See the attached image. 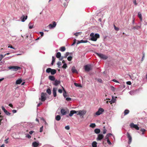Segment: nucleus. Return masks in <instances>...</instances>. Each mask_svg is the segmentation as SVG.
<instances>
[{"mask_svg":"<svg viewBox=\"0 0 147 147\" xmlns=\"http://www.w3.org/2000/svg\"><path fill=\"white\" fill-rule=\"evenodd\" d=\"M96 54L100 58L105 60L108 58V57L103 54L96 53Z\"/></svg>","mask_w":147,"mask_h":147,"instance_id":"obj_3","label":"nucleus"},{"mask_svg":"<svg viewBox=\"0 0 147 147\" xmlns=\"http://www.w3.org/2000/svg\"><path fill=\"white\" fill-rule=\"evenodd\" d=\"M140 131L142 132H143L142 134H144V132H145L146 131V130L144 129H140Z\"/></svg>","mask_w":147,"mask_h":147,"instance_id":"obj_47","label":"nucleus"},{"mask_svg":"<svg viewBox=\"0 0 147 147\" xmlns=\"http://www.w3.org/2000/svg\"><path fill=\"white\" fill-rule=\"evenodd\" d=\"M107 142L109 144V145L111 144V143L110 142V140H109V139H107Z\"/></svg>","mask_w":147,"mask_h":147,"instance_id":"obj_50","label":"nucleus"},{"mask_svg":"<svg viewBox=\"0 0 147 147\" xmlns=\"http://www.w3.org/2000/svg\"><path fill=\"white\" fill-rule=\"evenodd\" d=\"M27 16H25L24 15H23L21 18V21L22 22H24L27 19Z\"/></svg>","mask_w":147,"mask_h":147,"instance_id":"obj_12","label":"nucleus"},{"mask_svg":"<svg viewBox=\"0 0 147 147\" xmlns=\"http://www.w3.org/2000/svg\"><path fill=\"white\" fill-rule=\"evenodd\" d=\"M39 33L40 34L41 36H43L44 33L43 32H40Z\"/></svg>","mask_w":147,"mask_h":147,"instance_id":"obj_59","label":"nucleus"},{"mask_svg":"<svg viewBox=\"0 0 147 147\" xmlns=\"http://www.w3.org/2000/svg\"><path fill=\"white\" fill-rule=\"evenodd\" d=\"M127 137L128 138L129 140L128 141V143L129 144H130L132 141V138L131 136L130 135V134L128 132H127Z\"/></svg>","mask_w":147,"mask_h":147,"instance_id":"obj_9","label":"nucleus"},{"mask_svg":"<svg viewBox=\"0 0 147 147\" xmlns=\"http://www.w3.org/2000/svg\"><path fill=\"white\" fill-rule=\"evenodd\" d=\"M43 126H42L40 128V132H42L43 131Z\"/></svg>","mask_w":147,"mask_h":147,"instance_id":"obj_46","label":"nucleus"},{"mask_svg":"<svg viewBox=\"0 0 147 147\" xmlns=\"http://www.w3.org/2000/svg\"><path fill=\"white\" fill-rule=\"evenodd\" d=\"M85 70L86 71H89L92 69V67L91 65H86L84 66Z\"/></svg>","mask_w":147,"mask_h":147,"instance_id":"obj_6","label":"nucleus"},{"mask_svg":"<svg viewBox=\"0 0 147 147\" xmlns=\"http://www.w3.org/2000/svg\"><path fill=\"white\" fill-rule=\"evenodd\" d=\"M34 132V131H31L29 132V133L31 135Z\"/></svg>","mask_w":147,"mask_h":147,"instance_id":"obj_62","label":"nucleus"},{"mask_svg":"<svg viewBox=\"0 0 147 147\" xmlns=\"http://www.w3.org/2000/svg\"><path fill=\"white\" fill-rule=\"evenodd\" d=\"M49 79L51 81H54L55 80V78L53 76H50L49 77Z\"/></svg>","mask_w":147,"mask_h":147,"instance_id":"obj_17","label":"nucleus"},{"mask_svg":"<svg viewBox=\"0 0 147 147\" xmlns=\"http://www.w3.org/2000/svg\"><path fill=\"white\" fill-rule=\"evenodd\" d=\"M80 34V32H76L75 33H74V35H75L76 36H77L79 35V34Z\"/></svg>","mask_w":147,"mask_h":147,"instance_id":"obj_43","label":"nucleus"},{"mask_svg":"<svg viewBox=\"0 0 147 147\" xmlns=\"http://www.w3.org/2000/svg\"><path fill=\"white\" fill-rule=\"evenodd\" d=\"M76 39H75L74 40V42L73 44L71 45L72 46L74 45L76 43Z\"/></svg>","mask_w":147,"mask_h":147,"instance_id":"obj_49","label":"nucleus"},{"mask_svg":"<svg viewBox=\"0 0 147 147\" xmlns=\"http://www.w3.org/2000/svg\"><path fill=\"white\" fill-rule=\"evenodd\" d=\"M103 133L104 134H105L106 133L107 130L106 129H103Z\"/></svg>","mask_w":147,"mask_h":147,"instance_id":"obj_48","label":"nucleus"},{"mask_svg":"<svg viewBox=\"0 0 147 147\" xmlns=\"http://www.w3.org/2000/svg\"><path fill=\"white\" fill-rule=\"evenodd\" d=\"M88 42L87 40H80L81 43H86Z\"/></svg>","mask_w":147,"mask_h":147,"instance_id":"obj_45","label":"nucleus"},{"mask_svg":"<svg viewBox=\"0 0 147 147\" xmlns=\"http://www.w3.org/2000/svg\"><path fill=\"white\" fill-rule=\"evenodd\" d=\"M130 126L131 128H134L137 130L139 129V128L138 126L134 124L133 123H131Z\"/></svg>","mask_w":147,"mask_h":147,"instance_id":"obj_8","label":"nucleus"},{"mask_svg":"<svg viewBox=\"0 0 147 147\" xmlns=\"http://www.w3.org/2000/svg\"><path fill=\"white\" fill-rule=\"evenodd\" d=\"M52 62L51 63V64L52 65H53L54 63V62L55 61V58L54 56H53L52 57Z\"/></svg>","mask_w":147,"mask_h":147,"instance_id":"obj_34","label":"nucleus"},{"mask_svg":"<svg viewBox=\"0 0 147 147\" xmlns=\"http://www.w3.org/2000/svg\"><path fill=\"white\" fill-rule=\"evenodd\" d=\"M138 16L139 18L140 21H142V16L140 12L138 13Z\"/></svg>","mask_w":147,"mask_h":147,"instance_id":"obj_29","label":"nucleus"},{"mask_svg":"<svg viewBox=\"0 0 147 147\" xmlns=\"http://www.w3.org/2000/svg\"><path fill=\"white\" fill-rule=\"evenodd\" d=\"M9 139V138H7V139H6L5 140V143L8 144V140Z\"/></svg>","mask_w":147,"mask_h":147,"instance_id":"obj_53","label":"nucleus"},{"mask_svg":"<svg viewBox=\"0 0 147 147\" xmlns=\"http://www.w3.org/2000/svg\"><path fill=\"white\" fill-rule=\"evenodd\" d=\"M61 112L63 115H65L67 113L66 111L64 109H63L61 110Z\"/></svg>","mask_w":147,"mask_h":147,"instance_id":"obj_16","label":"nucleus"},{"mask_svg":"<svg viewBox=\"0 0 147 147\" xmlns=\"http://www.w3.org/2000/svg\"><path fill=\"white\" fill-rule=\"evenodd\" d=\"M94 131L95 133L98 134L100 133V130L98 129H96L94 130Z\"/></svg>","mask_w":147,"mask_h":147,"instance_id":"obj_24","label":"nucleus"},{"mask_svg":"<svg viewBox=\"0 0 147 147\" xmlns=\"http://www.w3.org/2000/svg\"><path fill=\"white\" fill-rule=\"evenodd\" d=\"M97 144L96 142H93L92 144V147H97Z\"/></svg>","mask_w":147,"mask_h":147,"instance_id":"obj_30","label":"nucleus"},{"mask_svg":"<svg viewBox=\"0 0 147 147\" xmlns=\"http://www.w3.org/2000/svg\"><path fill=\"white\" fill-rule=\"evenodd\" d=\"M57 88H54L53 89V94L54 97H55L57 96L56 91Z\"/></svg>","mask_w":147,"mask_h":147,"instance_id":"obj_14","label":"nucleus"},{"mask_svg":"<svg viewBox=\"0 0 147 147\" xmlns=\"http://www.w3.org/2000/svg\"><path fill=\"white\" fill-rule=\"evenodd\" d=\"M34 24L32 23H31V22H30L28 24V26L29 27V28L30 29H32L33 27Z\"/></svg>","mask_w":147,"mask_h":147,"instance_id":"obj_25","label":"nucleus"},{"mask_svg":"<svg viewBox=\"0 0 147 147\" xmlns=\"http://www.w3.org/2000/svg\"><path fill=\"white\" fill-rule=\"evenodd\" d=\"M77 112L78 113L77 114V115H79L80 116H82L85 115L86 112V110H80L78 111Z\"/></svg>","mask_w":147,"mask_h":147,"instance_id":"obj_4","label":"nucleus"},{"mask_svg":"<svg viewBox=\"0 0 147 147\" xmlns=\"http://www.w3.org/2000/svg\"><path fill=\"white\" fill-rule=\"evenodd\" d=\"M0 58H1L0 61H1L2 59L5 56L4 55V56H3V55H0Z\"/></svg>","mask_w":147,"mask_h":147,"instance_id":"obj_60","label":"nucleus"},{"mask_svg":"<svg viewBox=\"0 0 147 147\" xmlns=\"http://www.w3.org/2000/svg\"><path fill=\"white\" fill-rule=\"evenodd\" d=\"M46 72L47 73H51L52 75H54L56 73V70L55 69H52L50 68H48L46 70Z\"/></svg>","mask_w":147,"mask_h":147,"instance_id":"obj_2","label":"nucleus"},{"mask_svg":"<svg viewBox=\"0 0 147 147\" xmlns=\"http://www.w3.org/2000/svg\"><path fill=\"white\" fill-rule=\"evenodd\" d=\"M74 84L76 87H81V84H78L77 83H74Z\"/></svg>","mask_w":147,"mask_h":147,"instance_id":"obj_35","label":"nucleus"},{"mask_svg":"<svg viewBox=\"0 0 147 147\" xmlns=\"http://www.w3.org/2000/svg\"><path fill=\"white\" fill-rule=\"evenodd\" d=\"M110 136H112V134L111 133L107 134L105 137V139L107 140L109 139V138Z\"/></svg>","mask_w":147,"mask_h":147,"instance_id":"obj_31","label":"nucleus"},{"mask_svg":"<svg viewBox=\"0 0 147 147\" xmlns=\"http://www.w3.org/2000/svg\"><path fill=\"white\" fill-rule=\"evenodd\" d=\"M104 136L102 134H99L98 135V137L97 138V139L99 140H101L103 138Z\"/></svg>","mask_w":147,"mask_h":147,"instance_id":"obj_15","label":"nucleus"},{"mask_svg":"<svg viewBox=\"0 0 147 147\" xmlns=\"http://www.w3.org/2000/svg\"><path fill=\"white\" fill-rule=\"evenodd\" d=\"M67 67V64L66 63H64L62 66V67L64 68H66Z\"/></svg>","mask_w":147,"mask_h":147,"instance_id":"obj_42","label":"nucleus"},{"mask_svg":"<svg viewBox=\"0 0 147 147\" xmlns=\"http://www.w3.org/2000/svg\"><path fill=\"white\" fill-rule=\"evenodd\" d=\"M126 83L127 84L129 85H130L131 84V82H130V81L127 82H126Z\"/></svg>","mask_w":147,"mask_h":147,"instance_id":"obj_56","label":"nucleus"},{"mask_svg":"<svg viewBox=\"0 0 147 147\" xmlns=\"http://www.w3.org/2000/svg\"><path fill=\"white\" fill-rule=\"evenodd\" d=\"M65 50V48L64 47H61L59 49V50L61 52H64Z\"/></svg>","mask_w":147,"mask_h":147,"instance_id":"obj_22","label":"nucleus"},{"mask_svg":"<svg viewBox=\"0 0 147 147\" xmlns=\"http://www.w3.org/2000/svg\"><path fill=\"white\" fill-rule=\"evenodd\" d=\"M69 54L70 53L69 52L66 53L64 57L66 58L68 55H69Z\"/></svg>","mask_w":147,"mask_h":147,"instance_id":"obj_40","label":"nucleus"},{"mask_svg":"<svg viewBox=\"0 0 147 147\" xmlns=\"http://www.w3.org/2000/svg\"><path fill=\"white\" fill-rule=\"evenodd\" d=\"M129 110L126 109L124 112V115H126L129 113Z\"/></svg>","mask_w":147,"mask_h":147,"instance_id":"obj_32","label":"nucleus"},{"mask_svg":"<svg viewBox=\"0 0 147 147\" xmlns=\"http://www.w3.org/2000/svg\"><path fill=\"white\" fill-rule=\"evenodd\" d=\"M22 82V80L21 79H19L16 81V84H20Z\"/></svg>","mask_w":147,"mask_h":147,"instance_id":"obj_20","label":"nucleus"},{"mask_svg":"<svg viewBox=\"0 0 147 147\" xmlns=\"http://www.w3.org/2000/svg\"><path fill=\"white\" fill-rule=\"evenodd\" d=\"M60 83V82L59 81L57 80H55L54 83L53 84L57 86L58 84H59Z\"/></svg>","mask_w":147,"mask_h":147,"instance_id":"obj_27","label":"nucleus"},{"mask_svg":"<svg viewBox=\"0 0 147 147\" xmlns=\"http://www.w3.org/2000/svg\"><path fill=\"white\" fill-rule=\"evenodd\" d=\"M114 29H115L116 30V31H118L119 30V29L118 28V27H117L115 26V24H114Z\"/></svg>","mask_w":147,"mask_h":147,"instance_id":"obj_39","label":"nucleus"},{"mask_svg":"<svg viewBox=\"0 0 147 147\" xmlns=\"http://www.w3.org/2000/svg\"><path fill=\"white\" fill-rule=\"evenodd\" d=\"M96 126V125L95 123H91L90 125V127L92 128H94Z\"/></svg>","mask_w":147,"mask_h":147,"instance_id":"obj_36","label":"nucleus"},{"mask_svg":"<svg viewBox=\"0 0 147 147\" xmlns=\"http://www.w3.org/2000/svg\"><path fill=\"white\" fill-rule=\"evenodd\" d=\"M72 59V57L71 56H69L67 58V59L68 61H71Z\"/></svg>","mask_w":147,"mask_h":147,"instance_id":"obj_37","label":"nucleus"},{"mask_svg":"<svg viewBox=\"0 0 147 147\" xmlns=\"http://www.w3.org/2000/svg\"><path fill=\"white\" fill-rule=\"evenodd\" d=\"M9 106L12 108L13 107V105L11 104H9Z\"/></svg>","mask_w":147,"mask_h":147,"instance_id":"obj_64","label":"nucleus"},{"mask_svg":"<svg viewBox=\"0 0 147 147\" xmlns=\"http://www.w3.org/2000/svg\"><path fill=\"white\" fill-rule=\"evenodd\" d=\"M39 145V144L36 142H34L32 143V145L34 147H37Z\"/></svg>","mask_w":147,"mask_h":147,"instance_id":"obj_19","label":"nucleus"},{"mask_svg":"<svg viewBox=\"0 0 147 147\" xmlns=\"http://www.w3.org/2000/svg\"><path fill=\"white\" fill-rule=\"evenodd\" d=\"M102 80L101 79H97V81L99 82H100V83H101L102 82Z\"/></svg>","mask_w":147,"mask_h":147,"instance_id":"obj_51","label":"nucleus"},{"mask_svg":"<svg viewBox=\"0 0 147 147\" xmlns=\"http://www.w3.org/2000/svg\"><path fill=\"white\" fill-rule=\"evenodd\" d=\"M8 68L9 69H12L15 71H17L21 68L20 67L17 66H10L8 67Z\"/></svg>","mask_w":147,"mask_h":147,"instance_id":"obj_7","label":"nucleus"},{"mask_svg":"<svg viewBox=\"0 0 147 147\" xmlns=\"http://www.w3.org/2000/svg\"><path fill=\"white\" fill-rule=\"evenodd\" d=\"M27 137H28V138H31V136L29 134H27L26 136Z\"/></svg>","mask_w":147,"mask_h":147,"instance_id":"obj_58","label":"nucleus"},{"mask_svg":"<svg viewBox=\"0 0 147 147\" xmlns=\"http://www.w3.org/2000/svg\"><path fill=\"white\" fill-rule=\"evenodd\" d=\"M112 81L114 82H117V83H119V82L117 81V80H116L115 79H113L112 80Z\"/></svg>","mask_w":147,"mask_h":147,"instance_id":"obj_57","label":"nucleus"},{"mask_svg":"<svg viewBox=\"0 0 147 147\" xmlns=\"http://www.w3.org/2000/svg\"><path fill=\"white\" fill-rule=\"evenodd\" d=\"M57 65L58 66V67H59V66H60L61 65V63L60 61H58V63H57Z\"/></svg>","mask_w":147,"mask_h":147,"instance_id":"obj_41","label":"nucleus"},{"mask_svg":"<svg viewBox=\"0 0 147 147\" xmlns=\"http://www.w3.org/2000/svg\"><path fill=\"white\" fill-rule=\"evenodd\" d=\"M72 71L73 73H77V71L74 67H72Z\"/></svg>","mask_w":147,"mask_h":147,"instance_id":"obj_26","label":"nucleus"},{"mask_svg":"<svg viewBox=\"0 0 147 147\" xmlns=\"http://www.w3.org/2000/svg\"><path fill=\"white\" fill-rule=\"evenodd\" d=\"M61 53L59 52H58L56 53V57L58 58H59L61 57Z\"/></svg>","mask_w":147,"mask_h":147,"instance_id":"obj_23","label":"nucleus"},{"mask_svg":"<svg viewBox=\"0 0 147 147\" xmlns=\"http://www.w3.org/2000/svg\"><path fill=\"white\" fill-rule=\"evenodd\" d=\"M65 128L66 129L68 130L69 129L70 127L69 125H67V126H65Z\"/></svg>","mask_w":147,"mask_h":147,"instance_id":"obj_44","label":"nucleus"},{"mask_svg":"<svg viewBox=\"0 0 147 147\" xmlns=\"http://www.w3.org/2000/svg\"><path fill=\"white\" fill-rule=\"evenodd\" d=\"M62 88L64 91V92L63 93V96L65 98L67 96V92L63 87H62Z\"/></svg>","mask_w":147,"mask_h":147,"instance_id":"obj_21","label":"nucleus"},{"mask_svg":"<svg viewBox=\"0 0 147 147\" xmlns=\"http://www.w3.org/2000/svg\"><path fill=\"white\" fill-rule=\"evenodd\" d=\"M7 115L9 116L10 115L11 113L8 112L7 110L6 111H5L4 112Z\"/></svg>","mask_w":147,"mask_h":147,"instance_id":"obj_38","label":"nucleus"},{"mask_svg":"<svg viewBox=\"0 0 147 147\" xmlns=\"http://www.w3.org/2000/svg\"><path fill=\"white\" fill-rule=\"evenodd\" d=\"M46 93H44L43 92H42L41 94V100L42 101L44 102L45 101V100L46 99Z\"/></svg>","mask_w":147,"mask_h":147,"instance_id":"obj_5","label":"nucleus"},{"mask_svg":"<svg viewBox=\"0 0 147 147\" xmlns=\"http://www.w3.org/2000/svg\"><path fill=\"white\" fill-rule=\"evenodd\" d=\"M90 36L91 37L90 40L93 41H96L97 39L100 37V35L98 34H96L94 35L93 33L90 34Z\"/></svg>","mask_w":147,"mask_h":147,"instance_id":"obj_1","label":"nucleus"},{"mask_svg":"<svg viewBox=\"0 0 147 147\" xmlns=\"http://www.w3.org/2000/svg\"><path fill=\"white\" fill-rule=\"evenodd\" d=\"M66 100L67 101H70L71 100V98H67L66 99Z\"/></svg>","mask_w":147,"mask_h":147,"instance_id":"obj_55","label":"nucleus"},{"mask_svg":"<svg viewBox=\"0 0 147 147\" xmlns=\"http://www.w3.org/2000/svg\"><path fill=\"white\" fill-rule=\"evenodd\" d=\"M104 111V110L102 108H100L98 109V111L96 113V115H99L102 113Z\"/></svg>","mask_w":147,"mask_h":147,"instance_id":"obj_10","label":"nucleus"},{"mask_svg":"<svg viewBox=\"0 0 147 147\" xmlns=\"http://www.w3.org/2000/svg\"><path fill=\"white\" fill-rule=\"evenodd\" d=\"M47 92L50 95L51 94V91L50 89L48 88L47 90Z\"/></svg>","mask_w":147,"mask_h":147,"instance_id":"obj_33","label":"nucleus"},{"mask_svg":"<svg viewBox=\"0 0 147 147\" xmlns=\"http://www.w3.org/2000/svg\"><path fill=\"white\" fill-rule=\"evenodd\" d=\"M1 108L4 111V112H5V111H6V110L5 109V108L3 107L2 106L1 107Z\"/></svg>","mask_w":147,"mask_h":147,"instance_id":"obj_52","label":"nucleus"},{"mask_svg":"<svg viewBox=\"0 0 147 147\" xmlns=\"http://www.w3.org/2000/svg\"><path fill=\"white\" fill-rule=\"evenodd\" d=\"M55 119L57 121H59L61 119V117L59 115H57L56 116Z\"/></svg>","mask_w":147,"mask_h":147,"instance_id":"obj_28","label":"nucleus"},{"mask_svg":"<svg viewBox=\"0 0 147 147\" xmlns=\"http://www.w3.org/2000/svg\"><path fill=\"white\" fill-rule=\"evenodd\" d=\"M140 28V26H135L133 27L132 28V29L133 30H135V29L138 30Z\"/></svg>","mask_w":147,"mask_h":147,"instance_id":"obj_18","label":"nucleus"},{"mask_svg":"<svg viewBox=\"0 0 147 147\" xmlns=\"http://www.w3.org/2000/svg\"><path fill=\"white\" fill-rule=\"evenodd\" d=\"M58 92L60 93H62V90L61 89H59L58 90Z\"/></svg>","mask_w":147,"mask_h":147,"instance_id":"obj_61","label":"nucleus"},{"mask_svg":"<svg viewBox=\"0 0 147 147\" xmlns=\"http://www.w3.org/2000/svg\"><path fill=\"white\" fill-rule=\"evenodd\" d=\"M133 3L135 5H137L136 0H134Z\"/></svg>","mask_w":147,"mask_h":147,"instance_id":"obj_54","label":"nucleus"},{"mask_svg":"<svg viewBox=\"0 0 147 147\" xmlns=\"http://www.w3.org/2000/svg\"><path fill=\"white\" fill-rule=\"evenodd\" d=\"M77 111H76L75 110H71L70 111V113L69 114V115L71 117L73 116V115L75 113H77Z\"/></svg>","mask_w":147,"mask_h":147,"instance_id":"obj_13","label":"nucleus"},{"mask_svg":"<svg viewBox=\"0 0 147 147\" xmlns=\"http://www.w3.org/2000/svg\"><path fill=\"white\" fill-rule=\"evenodd\" d=\"M56 25V23L55 22H53V24H49L48 26L49 27V28L50 29H52L55 27Z\"/></svg>","mask_w":147,"mask_h":147,"instance_id":"obj_11","label":"nucleus"},{"mask_svg":"<svg viewBox=\"0 0 147 147\" xmlns=\"http://www.w3.org/2000/svg\"><path fill=\"white\" fill-rule=\"evenodd\" d=\"M42 104V103L41 102L39 103L37 105V107H38L41 105Z\"/></svg>","mask_w":147,"mask_h":147,"instance_id":"obj_63","label":"nucleus"}]
</instances>
